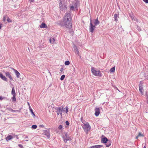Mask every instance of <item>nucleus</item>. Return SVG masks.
Instances as JSON below:
<instances>
[{
    "label": "nucleus",
    "mask_w": 148,
    "mask_h": 148,
    "mask_svg": "<svg viewBox=\"0 0 148 148\" xmlns=\"http://www.w3.org/2000/svg\"><path fill=\"white\" fill-rule=\"evenodd\" d=\"M72 22H70L68 21L63 20V21H59L58 23V24L60 26H65L67 28H70L71 27L72 25Z\"/></svg>",
    "instance_id": "f257e3e1"
},
{
    "label": "nucleus",
    "mask_w": 148,
    "mask_h": 148,
    "mask_svg": "<svg viewBox=\"0 0 148 148\" xmlns=\"http://www.w3.org/2000/svg\"><path fill=\"white\" fill-rule=\"evenodd\" d=\"M71 12H69L66 13L64 17V20L66 21H68L70 22H72V18L71 16Z\"/></svg>",
    "instance_id": "f03ea898"
},
{
    "label": "nucleus",
    "mask_w": 148,
    "mask_h": 148,
    "mask_svg": "<svg viewBox=\"0 0 148 148\" xmlns=\"http://www.w3.org/2000/svg\"><path fill=\"white\" fill-rule=\"evenodd\" d=\"M55 110H56V111L57 112L58 115H59L60 114L61 116H62V112L64 111V107L63 106L56 107L55 108Z\"/></svg>",
    "instance_id": "7ed1b4c3"
},
{
    "label": "nucleus",
    "mask_w": 148,
    "mask_h": 148,
    "mask_svg": "<svg viewBox=\"0 0 148 148\" xmlns=\"http://www.w3.org/2000/svg\"><path fill=\"white\" fill-rule=\"evenodd\" d=\"M91 71L92 74L97 76H101V73H100V71H97L94 67L91 68Z\"/></svg>",
    "instance_id": "20e7f679"
},
{
    "label": "nucleus",
    "mask_w": 148,
    "mask_h": 148,
    "mask_svg": "<svg viewBox=\"0 0 148 148\" xmlns=\"http://www.w3.org/2000/svg\"><path fill=\"white\" fill-rule=\"evenodd\" d=\"M84 127H83L86 133H88V131L90 130L91 129L90 126L89 124V123L87 122L86 124H84Z\"/></svg>",
    "instance_id": "39448f33"
},
{
    "label": "nucleus",
    "mask_w": 148,
    "mask_h": 148,
    "mask_svg": "<svg viewBox=\"0 0 148 148\" xmlns=\"http://www.w3.org/2000/svg\"><path fill=\"white\" fill-rule=\"evenodd\" d=\"M59 5L60 9L61 11H62L67 9L66 5L65 4L63 3L61 1L59 3Z\"/></svg>",
    "instance_id": "423d86ee"
},
{
    "label": "nucleus",
    "mask_w": 148,
    "mask_h": 148,
    "mask_svg": "<svg viewBox=\"0 0 148 148\" xmlns=\"http://www.w3.org/2000/svg\"><path fill=\"white\" fill-rule=\"evenodd\" d=\"M90 22L89 25V31L90 32H91L92 33H93L94 30L95 28L96 25H93L92 22V20L91 19H90Z\"/></svg>",
    "instance_id": "0eeeda50"
},
{
    "label": "nucleus",
    "mask_w": 148,
    "mask_h": 148,
    "mask_svg": "<svg viewBox=\"0 0 148 148\" xmlns=\"http://www.w3.org/2000/svg\"><path fill=\"white\" fill-rule=\"evenodd\" d=\"M70 9L71 10L74 11L75 9L77 8V4L76 3H74L71 5L70 4Z\"/></svg>",
    "instance_id": "6e6552de"
},
{
    "label": "nucleus",
    "mask_w": 148,
    "mask_h": 148,
    "mask_svg": "<svg viewBox=\"0 0 148 148\" xmlns=\"http://www.w3.org/2000/svg\"><path fill=\"white\" fill-rule=\"evenodd\" d=\"M5 76L7 77H9L11 80H13L12 78L10 75V73L8 72H5Z\"/></svg>",
    "instance_id": "1a4fd4ad"
},
{
    "label": "nucleus",
    "mask_w": 148,
    "mask_h": 148,
    "mask_svg": "<svg viewBox=\"0 0 148 148\" xmlns=\"http://www.w3.org/2000/svg\"><path fill=\"white\" fill-rule=\"evenodd\" d=\"M44 135L46 136L47 138H49L50 137V134L49 132L47 130H45L44 131L43 133Z\"/></svg>",
    "instance_id": "9d476101"
},
{
    "label": "nucleus",
    "mask_w": 148,
    "mask_h": 148,
    "mask_svg": "<svg viewBox=\"0 0 148 148\" xmlns=\"http://www.w3.org/2000/svg\"><path fill=\"white\" fill-rule=\"evenodd\" d=\"M100 113V109L99 108H95V115L97 116H98Z\"/></svg>",
    "instance_id": "9b49d317"
},
{
    "label": "nucleus",
    "mask_w": 148,
    "mask_h": 148,
    "mask_svg": "<svg viewBox=\"0 0 148 148\" xmlns=\"http://www.w3.org/2000/svg\"><path fill=\"white\" fill-rule=\"evenodd\" d=\"M12 69L14 71L17 77V78H19L20 75V74L17 71L13 68H12Z\"/></svg>",
    "instance_id": "f8f14e48"
},
{
    "label": "nucleus",
    "mask_w": 148,
    "mask_h": 148,
    "mask_svg": "<svg viewBox=\"0 0 148 148\" xmlns=\"http://www.w3.org/2000/svg\"><path fill=\"white\" fill-rule=\"evenodd\" d=\"M0 77L3 80L5 81H7L6 77L5 76H3L1 73H0Z\"/></svg>",
    "instance_id": "ddd939ff"
},
{
    "label": "nucleus",
    "mask_w": 148,
    "mask_h": 148,
    "mask_svg": "<svg viewBox=\"0 0 148 148\" xmlns=\"http://www.w3.org/2000/svg\"><path fill=\"white\" fill-rule=\"evenodd\" d=\"M40 28H46L47 27V25L44 23H42L41 25H40Z\"/></svg>",
    "instance_id": "4468645a"
},
{
    "label": "nucleus",
    "mask_w": 148,
    "mask_h": 148,
    "mask_svg": "<svg viewBox=\"0 0 148 148\" xmlns=\"http://www.w3.org/2000/svg\"><path fill=\"white\" fill-rule=\"evenodd\" d=\"M103 147L101 145L93 146L90 147L89 148H100Z\"/></svg>",
    "instance_id": "2eb2a0df"
},
{
    "label": "nucleus",
    "mask_w": 148,
    "mask_h": 148,
    "mask_svg": "<svg viewBox=\"0 0 148 148\" xmlns=\"http://www.w3.org/2000/svg\"><path fill=\"white\" fill-rule=\"evenodd\" d=\"M102 140L103 142L104 143H106L108 141L107 138L105 137L102 138Z\"/></svg>",
    "instance_id": "dca6fc26"
},
{
    "label": "nucleus",
    "mask_w": 148,
    "mask_h": 148,
    "mask_svg": "<svg viewBox=\"0 0 148 148\" xmlns=\"http://www.w3.org/2000/svg\"><path fill=\"white\" fill-rule=\"evenodd\" d=\"M143 88L142 86V85H140V84L139 85V90L140 92L142 94H143Z\"/></svg>",
    "instance_id": "f3484780"
},
{
    "label": "nucleus",
    "mask_w": 148,
    "mask_h": 148,
    "mask_svg": "<svg viewBox=\"0 0 148 148\" xmlns=\"http://www.w3.org/2000/svg\"><path fill=\"white\" fill-rule=\"evenodd\" d=\"M119 16L118 14H115L114 15V18L115 19V20L116 21V22L117 21H118V20L117 19V18H119Z\"/></svg>",
    "instance_id": "a211bd4d"
},
{
    "label": "nucleus",
    "mask_w": 148,
    "mask_h": 148,
    "mask_svg": "<svg viewBox=\"0 0 148 148\" xmlns=\"http://www.w3.org/2000/svg\"><path fill=\"white\" fill-rule=\"evenodd\" d=\"M13 138V137L11 135H8L5 138V139L7 141H8L10 140L11 139Z\"/></svg>",
    "instance_id": "6ab92c4d"
},
{
    "label": "nucleus",
    "mask_w": 148,
    "mask_h": 148,
    "mask_svg": "<svg viewBox=\"0 0 148 148\" xmlns=\"http://www.w3.org/2000/svg\"><path fill=\"white\" fill-rule=\"evenodd\" d=\"M62 138H63L64 139V142L65 143H66L67 141L68 140H71V138H68L66 139V138H65L64 136L62 137Z\"/></svg>",
    "instance_id": "aec40b11"
},
{
    "label": "nucleus",
    "mask_w": 148,
    "mask_h": 148,
    "mask_svg": "<svg viewBox=\"0 0 148 148\" xmlns=\"http://www.w3.org/2000/svg\"><path fill=\"white\" fill-rule=\"evenodd\" d=\"M94 23L95 25L96 26L97 25L99 24V22L97 18L95 19Z\"/></svg>",
    "instance_id": "412c9836"
},
{
    "label": "nucleus",
    "mask_w": 148,
    "mask_h": 148,
    "mask_svg": "<svg viewBox=\"0 0 148 148\" xmlns=\"http://www.w3.org/2000/svg\"><path fill=\"white\" fill-rule=\"evenodd\" d=\"M11 94L13 95H16L15 90L14 88V87H13L12 88V92H11Z\"/></svg>",
    "instance_id": "4be33fe9"
},
{
    "label": "nucleus",
    "mask_w": 148,
    "mask_h": 148,
    "mask_svg": "<svg viewBox=\"0 0 148 148\" xmlns=\"http://www.w3.org/2000/svg\"><path fill=\"white\" fill-rule=\"evenodd\" d=\"M106 143V146L107 147H109L111 145V142L110 140L108 141Z\"/></svg>",
    "instance_id": "5701e85b"
},
{
    "label": "nucleus",
    "mask_w": 148,
    "mask_h": 148,
    "mask_svg": "<svg viewBox=\"0 0 148 148\" xmlns=\"http://www.w3.org/2000/svg\"><path fill=\"white\" fill-rule=\"evenodd\" d=\"M49 41L50 43H53L55 41V39L54 38H52V39H50L49 40Z\"/></svg>",
    "instance_id": "b1692460"
},
{
    "label": "nucleus",
    "mask_w": 148,
    "mask_h": 148,
    "mask_svg": "<svg viewBox=\"0 0 148 148\" xmlns=\"http://www.w3.org/2000/svg\"><path fill=\"white\" fill-rule=\"evenodd\" d=\"M115 70V67L111 68L110 69V71L111 72H114Z\"/></svg>",
    "instance_id": "393cba45"
},
{
    "label": "nucleus",
    "mask_w": 148,
    "mask_h": 148,
    "mask_svg": "<svg viewBox=\"0 0 148 148\" xmlns=\"http://www.w3.org/2000/svg\"><path fill=\"white\" fill-rule=\"evenodd\" d=\"M29 110L30 112L34 116H35V115L33 112L32 109L31 108H29Z\"/></svg>",
    "instance_id": "a878e982"
},
{
    "label": "nucleus",
    "mask_w": 148,
    "mask_h": 148,
    "mask_svg": "<svg viewBox=\"0 0 148 148\" xmlns=\"http://www.w3.org/2000/svg\"><path fill=\"white\" fill-rule=\"evenodd\" d=\"M16 101V95H13V97L12 98V101Z\"/></svg>",
    "instance_id": "bb28decb"
},
{
    "label": "nucleus",
    "mask_w": 148,
    "mask_h": 148,
    "mask_svg": "<svg viewBox=\"0 0 148 148\" xmlns=\"http://www.w3.org/2000/svg\"><path fill=\"white\" fill-rule=\"evenodd\" d=\"M65 77V75H62L60 77V80H63Z\"/></svg>",
    "instance_id": "cd10ccee"
},
{
    "label": "nucleus",
    "mask_w": 148,
    "mask_h": 148,
    "mask_svg": "<svg viewBox=\"0 0 148 148\" xmlns=\"http://www.w3.org/2000/svg\"><path fill=\"white\" fill-rule=\"evenodd\" d=\"M65 64L66 65H68L70 64V62L69 61H66L65 62Z\"/></svg>",
    "instance_id": "c85d7f7f"
},
{
    "label": "nucleus",
    "mask_w": 148,
    "mask_h": 148,
    "mask_svg": "<svg viewBox=\"0 0 148 148\" xmlns=\"http://www.w3.org/2000/svg\"><path fill=\"white\" fill-rule=\"evenodd\" d=\"M11 112H18L19 111L18 110H13L12 109H10V110Z\"/></svg>",
    "instance_id": "c756f323"
},
{
    "label": "nucleus",
    "mask_w": 148,
    "mask_h": 148,
    "mask_svg": "<svg viewBox=\"0 0 148 148\" xmlns=\"http://www.w3.org/2000/svg\"><path fill=\"white\" fill-rule=\"evenodd\" d=\"M32 127L33 129H36L37 127V126L35 125H33L32 126Z\"/></svg>",
    "instance_id": "7c9ffc66"
},
{
    "label": "nucleus",
    "mask_w": 148,
    "mask_h": 148,
    "mask_svg": "<svg viewBox=\"0 0 148 148\" xmlns=\"http://www.w3.org/2000/svg\"><path fill=\"white\" fill-rule=\"evenodd\" d=\"M66 110H64V111L67 113L68 112L69 108L67 106H66L65 108Z\"/></svg>",
    "instance_id": "2f4dec72"
},
{
    "label": "nucleus",
    "mask_w": 148,
    "mask_h": 148,
    "mask_svg": "<svg viewBox=\"0 0 148 148\" xmlns=\"http://www.w3.org/2000/svg\"><path fill=\"white\" fill-rule=\"evenodd\" d=\"M65 136L66 138H71L70 137H69V135H68L67 133H65Z\"/></svg>",
    "instance_id": "473e14b6"
},
{
    "label": "nucleus",
    "mask_w": 148,
    "mask_h": 148,
    "mask_svg": "<svg viewBox=\"0 0 148 148\" xmlns=\"http://www.w3.org/2000/svg\"><path fill=\"white\" fill-rule=\"evenodd\" d=\"M136 29H137L139 32L140 31L141 29H140V27L138 26H137Z\"/></svg>",
    "instance_id": "72a5a7b5"
},
{
    "label": "nucleus",
    "mask_w": 148,
    "mask_h": 148,
    "mask_svg": "<svg viewBox=\"0 0 148 148\" xmlns=\"http://www.w3.org/2000/svg\"><path fill=\"white\" fill-rule=\"evenodd\" d=\"M138 136L140 137V136H143L144 135L143 134H142L140 132H139L138 135Z\"/></svg>",
    "instance_id": "f704fd0d"
},
{
    "label": "nucleus",
    "mask_w": 148,
    "mask_h": 148,
    "mask_svg": "<svg viewBox=\"0 0 148 148\" xmlns=\"http://www.w3.org/2000/svg\"><path fill=\"white\" fill-rule=\"evenodd\" d=\"M7 17H8V18L7 19V21L8 22H11L12 21H11V20L10 18H9L7 16Z\"/></svg>",
    "instance_id": "c9c22d12"
},
{
    "label": "nucleus",
    "mask_w": 148,
    "mask_h": 148,
    "mask_svg": "<svg viewBox=\"0 0 148 148\" xmlns=\"http://www.w3.org/2000/svg\"><path fill=\"white\" fill-rule=\"evenodd\" d=\"M62 127V125H59V127H58V128L59 130H61Z\"/></svg>",
    "instance_id": "e433bc0d"
},
{
    "label": "nucleus",
    "mask_w": 148,
    "mask_h": 148,
    "mask_svg": "<svg viewBox=\"0 0 148 148\" xmlns=\"http://www.w3.org/2000/svg\"><path fill=\"white\" fill-rule=\"evenodd\" d=\"M66 124L67 125H69V123L68 121H66Z\"/></svg>",
    "instance_id": "4c0bfd02"
},
{
    "label": "nucleus",
    "mask_w": 148,
    "mask_h": 148,
    "mask_svg": "<svg viewBox=\"0 0 148 148\" xmlns=\"http://www.w3.org/2000/svg\"><path fill=\"white\" fill-rule=\"evenodd\" d=\"M6 16H4L3 17V21H5L6 18Z\"/></svg>",
    "instance_id": "58836bf2"
},
{
    "label": "nucleus",
    "mask_w": 148,
    "mask_h": 148,
    "mask_svg": "<svg viewBox=\"0 0 148 148\" xmlns=\"http://www.w3.org/2000/svg\"><path fill=\"white\" fill-rule=\"evenodd\" d=\"M146 97L147 100H148V92H147L146 93Z\"/></svg>",
    "instance_id": "ea45409f"
},
{
    "label": "nucleus",
    "mask_w": 148,
    "mask_h": 148,
    "mask_svg": "<svg viewBox=\"0 0 148 148\" xmlns=\"http://www.w3.org/2000/svg\"><path fill=\"white\" fill-rule=\"evenodd\" d=\"M18 146L21 148H23V146L22 145H21V144H18Z\"/></svg>",
    "instance_id": "a19ab883"
},
{
    "label": "nucleus",
    "mask_w": 148,
    "mask_h": 148,
    "mask_svg": "<svg viewBox=\"0 0 148 148\" xmlns=\"http://www.w3.org/2000/svg\"><path fill=\"white\" fill-rule=\"evenodd\" d=\"M146 3H148V0H143Z\"/></svg>",
    "instance_id": "79ce46f5"
},
{
    "label": "nucleus",
    "mask_w": 148,
    "mask_h": 148,
    "mask_svg": "<svg viewBox=\"0 0 148 148\" xmlns=\"http://www.w3.org/2000/svg\"><path fill=\"white\" fill-rule=\"evenodd\" d=\"M28 138V137L27 136H26L25 137V139H26L25 140L27 141H28V140H27L26 139H27Z\"/></svg>",
    "instance_id": "37998d69"
},
{
    "label": "nucleus",
    "mask_w": 148,
    "mask_h": 148,
    "mask_svg": "<svg viewBox=\"0 0 148 148\" xmlns=\"http://www.w3.org/2000/svg\"><path fill=\"white\" fill-rule=\"evenodd\" d=\"M29 1L30 3L34 2V0H29Z\"/></svg>",
    "instance_id": "c03bdc74"
},
{
    "label": "nucleus",
    "mask_w": 148,
    "mask_h": 148,
    "mask_svg": "<svg viewBox=\"0 0 148 148\" xmlns=\"http://www.w3.org/2000/svg\"><path fill=\"white\" fill-rule=\"evenodd\" d=\"M4 97H3L2 96H0V100H2L4 99Z\"/></svg>",
    "instance_id": "a18cd8bd"
},
{
    "label": "nucleus",
    "mask_w": 148,
    "mask_h": 148,
    "mask_svg": "<svg viewBox=\"0 0 148 148\" xmlns=\"http://www.w3.org/2000/svg\"><path fill=\"white\" fill-rule=\"evenodd\" d=\"M64 70V69L63 68H62L60 69V71L61 72H62Z\"/></svg>",
    "instance_id": "49530a36"
},
{
    "label": "nucleus",
    "mask_w": 148,
    "mask_h": 148,
    "mask_svg": "<svg viewBox=\"0 0 148 148\" xmlns=\"http://www.w3.org/2000/svg\"><path fill=\"white\" fill-rule=\"evenodd\" d=\"M131 18L133 19L134 18V16H132L130 14H129Z\"/></svg>",
    "instance_id": "de8ad7c7"
},
{
    "label": "nucleus",
    "mask_w": 148,
    "mask_h": 148,
    "mask_svg": "<svg viewBox=\"0 0 148 148\" xmlns=\"http://www.w3.org/2000/svg\"><path fill=\"white\" fill-rule=\"evenodd\" d=\"M134 20H135L137 22H138V19L136 18H135V19L134 18Z\"/></svg>",
    "instance_id": "09e8293b"
},
{
    "label": "nucleus",
    "mask_w": 148,
    "mask_h": 148,
    "mask_svg": "<svg viewBox=\"0 0 148 148\" xmlns=\"http://www.w3.org/2000/svg\"><path fill=\"white\" fill-rule=\"evenodd\" d=\"M44 126L43 125H40V127H44Z\"/></svg>",
    "instance_id": "8fccbe9b"
},
{
    "label": "nucleus",
    "mask_w": 148,
    "mask_h": 148,
    "mask_svg": "<svg viewBox=\"0 0 148 148\" xmlns=\"http://www.w3.org/2000/svg\"><path fill=\"white\" fill-rule=\"evenodd\" d=\"M76 53H77V54H78L79 53V51L77 49Z\"/></svg>",
    "instance_id": "3c124183"
},
{
    "label": "nucleus",
    "mask_w": 148,
    "mask_h": 148,
    "mask_svg": "<svg viewBox=\"0 0 148 148\" xmlns=\"http://www.w3.org/2000/svg\"><path fill=\"white\" fill-rule=\"evenodd\" d=\"M28 105H29V108H31V107H30V105H29V103H28Z\"/></svg>",
    "instance_id": "603ef678"
},
{
    "label": "nucleus",
    "mask_w": 148,
    "mask_h": 148,
    "mask_svg": "<svg viewBox=\"0 0 148 148\" xmlns=\"http://www.w3.org/2000/svg\"><path fill=\"white\" fill-rule=\"evenodd\" d=\"M1 25H2V24H1H1H0V29H1V27H2V26H1Z\"/></svg>",
    "instance_id": "864d4df0"
},
{
    "label": "nucleus",
    "mask_w": 148,
    "mask_h": 148,
    "mask_svg": "<svg viewBox=\"0 0 148 148\" xmlns=\"http://www.w3.org/2000/svg\"><path fill=\"white\" fill-rule=\"evenodd\" d=\"M138 137H139V136H137L136 137V139H138Z\"/></svg>",
    "instance_id": "5fc2aeb1"
},
{
    "label": "nucleus",
    "mask_w": 148,
    "mask_h": 148,
    "mask_svg": "<svg viewBox=\"0 0 148 148\" xmlns=\"http://www.w3.org/2000/svg\"><path fill=\"white\" fill-rule=\"evenodd\" d=\"M143 148H146V147L145 146Z\"/></svg>",
    "instance_id": "6e6d98bb"
},
{
    "label": "nucleus",
    "mask_w": 148,
    "mask_h": 148,
    "mask_svg": "<svg viewBox=\"0 0 148 148\" xmlns=\"http://www.w3.org/2000/svg\"><path fill=\"white\" fill-rule=\"evenodd\" d=\"M147 104H148V100H147Z\"/></svg>",
    "instance_id": "4d7b16f0"
},
{
    "label": "nucleus",
    "mask_w": 148,
    "mask_h": 148,
    "mask_svg": "<svg viewBox=\"0 0 148 148\" xmlns=\"http://www.w3.org/2000/svg\"><path fill=\"white\" fill-rule=\"evenodd\" d=\"M17 139H18V137H17Z\"/></svg>",
    "instance_id": "13d9d810"
}]
</instances>
